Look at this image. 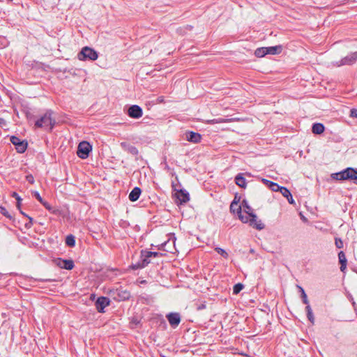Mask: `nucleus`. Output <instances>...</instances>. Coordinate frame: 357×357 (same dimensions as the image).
I'll list each match as a JSON object with an SVG mask.
<instances>
[{"label":"nucleus","mask_w":357,"mask_h":357,"mask_svg":"<svg viewBox=\"0 0 357 357\" xmlns=\"http://www.w3.org/2000/svg\"><path fill=\"white\" fill-rule=\"evenodd\" d=\"M242 215H239V220L243 223H248L250 226L257 230L264 228V225L254 213L253 209L248 205L247 201L243 200L241 204Z\"/></svg>","instance_id":"f257e3e1"},{"label":"nucleus","mask_w":357,"mask_h":357,"mask_svg":"<svg viewBox=\"0 0 357 357\" xmlns=\"http://www.w3.org/2000/svg\"><path fill=\"white\" fill-rule=\"evenodd\" d=\"M333 178L337 180H347L351 179L357 182V170L353 168H347L344 171L333 174Z\"/></svg>","instance_id":"f03ea898"},{"label":"nucleus","mask_w":357,"mask_h":357,"mask_svg":"<svg viewBox=\"0 0 357 357\" xmlns=\"http://www.w3.org/2000/svg\"><path fill=\"white\" fill-rule=\"evenodd\" d=\"M167 240L160 241L158 245V250H163L168 252H173L175 250V237L173 234L167 235Z\"/></svg>","instance_id":"7ed1b4c3"},{"label":"nucleus","mask_w":357,"mask_h":357,"mask_svg":"<svg viewBox=\"0 0 357 357\" xmlns=\"http://www.w3.org/2000/svg\"><path fill=\"white\" fill-rule=\"evenodd\" d=\"M98 57V53L93 49L89 47H83L78 54V59L80 61H84L86 59L95 61Z\"/></svg>","instance_id":"20e7f679"},{"label":"nucleus","mask_w":357,"mask_h":357,"mask_svg":"<svg viewBox=\"0 0 357 357\" xmlns=\"http://www.w3.org/2000/svg\"><path fill=\"white\" fill-rule=\"evenodd\" d=\"M54 124V121L52 119L50 113H46L40 119H38L35 126L36 128H45L52 130Z\"/></svg>","instance_id":"39448f33"},{"label":"nucleus","mask_w":357,"mask_h":357,"mask_svg":"<svg viewBox=\"0 0 357 357\" xmlns=\"http://www.w3.org/2000/svg\"><path fill=\"white\" fill-rule=\"evenodd\" d=\"M151 256H154V257L156 256V252L142 251V255H141L142 262L141 263L137 262V263L132 264L130 266V268H132L133 270H136L138 268H144L145 266H146L150 262V261L149 260V258L151 257Z\"/></svg>","instance_id":"423d86ee"},{"label":"nucleus","mask_w":357,"mask_h":357,"mask_svg":"<svg viewBox=\"0 0 357 357\" xmlns=\"http://www.w3.org/2000/svg\"><path fill=\"white\" fill-rule=\"evenodd\" d=\"M109 295L117 301L127 300L130 296V292L123 289H112L109 291Z\"/></svg>","instance_id":"0eeeda50"},{"label":"nucleus","mask_w":357,"mask_h":357,"mask_svg":"<svg viewBox=\"0 0 357 357\" xmlns=\"http://www.w3.org/2000/svg\"><path fill=\"white\" fill-rule=\"evenodd\" d=\"M92 147L91 144L86 141H83L78 145L77 154L80 158L85 159L89 156Z\"/></svg>","instance_id":"6e6552de"},{"label":"nucleus","mask_w":357,"mask_h":357,"mask_svg":"<svg viewBox=\"0 0 357 357\" xmlns=\"http://www.w3.org/2000/svg\"><path fill=\"white\" fill-rule=\"evenodd\" d=\"M10 142L13 145L15 146V149L18 153H24L27 148V142L24 140H21L20 138L15 136L10 137Z\"/></svg>","instance_id":"1a4fd4ad"},{"label":"nucleus","mask_w":357,"mask_h":357,"mask_svg":"<svg viewBox=\"0 0 357 357\" xmlns=\"http://www.w3.org/2000/svg\"><path fill=\"white\" fill-rule=\"evenodd\" d=\"M357 61V52H353L349 55L343 58L339 62H337L334 66H341L344 65H351Z\"/></svg>","instance_id":"9d476101"},{"label":"nucleus","mask_w":357,"mask_h":357,"mask_svg":"<svg viewBox=\"0 0 357 357\" xmlns=\"http://www.w3.org/2000/svg\"><path fill=\"white\" fill-rule=\"evenodd\" d=\"M142 108L136 105L130 106L128 109V114L133 119H139L142 116Z\"/></svg>","instance_id":"9b49d317"},{"label":"nucleus","mask_w":357,"mask_h":357,"mask_svg":"<svg viewBox=\"0 0 357 357\" xmlns=\"http://www.w3.org/2000/svg\"><path fill=\"white\" fill-rule=\"evenodd\" d=\"M167 319L174 328H176L181 322V317L178 313L171 312L167 315Z\"/></svg>","instance_id":"f8f14e48"},{"label":"nucleus","mask_w":357,"mask_h":357,"mask_svg":"<svg viewBox=\"0 0 357 357\" xmlns=\"http://www.w3.org/2000/svg\"><path fill=\"white\" fill-rule=\"evenodd\" d=\"M184 137L185 139L192 143H199L202 139L200 134L192 131L186 132Z\"/></svg>","instance_id":"ddd939ff"},{"label":"nucleus","mask_w":357,"mask_h":357,"mask_svg":"<svg viewBox=\"0 0 357 357\" xmlns=\"http://www.w3.org/2000/svg\"><path fill=\"white\" fill-rule=\"evenodd\" d=\"M109 301L105 297L98 298L96 302V307L98 312H102L105 307L109 305Z\"/></svg>","instance_id":"4468645a"},{"label":"nucleus","mask_w":357,"mask_h":357,"mask_svg":"<svg viewBox=\"0 0 357 357\" xmlns=\"http://www.w3.org/2000/svg\"><path fill=\"white\" fill-rule=\"evenodd\" d=\"M57 266L61 268H65L66 270H72L74 267V263L72 260H61L59 259L57 262Z\"/></svg>","instance_id":"2eb2a0df"},{"label":"nucleus","mask_w":357,"mask_h":357,"mask_svg":"<svg viewBox=\"0 0 357 357\" xmlns=\"http://www.w3.org/2000/svg\"><path fill=\"white\" fill-rule=\"evenodd\" d=\"M230 211L234 213H236L239 218L242 215L241 205L239 204L238 201H233L230 205Z\"/></svg>","instance_id":"dca6fc26"},{"label":"nucleus","mask_w":357,"mask_h":357,"mask_svg":"<svg viewBox=\"0 0 357 357\" xmlns=\"http://www.w3.org/2000/svg\"><path fill=\"white\" fill-rule=\"evenodd\" d=\"M142 190L139 187H135L132 189V190L129 194V199L131 202H135L137 201L140 195H141Z\"/></svg>","instance_id":"f3484780"},{"label":"nucleus","mask_w":357,"mask_h":357,"mask_svg":"<svg viewBox=\"0 0 357 357\" xmlns=\"http://www.w3.org/2000/svg\"><path fill=\"white\" fill-rule=\"evenodd\" d=\"M176 198L178 201L182 204L185 203L189 200V195L188 192H185L183 190H180L176 192Z\"/></svg>","instance_id":"a211bd4d"},{"label":"nucleus","mask_w":357,"mask_h":357,"mask_svg":"<svg viewBox=\"0 0 357 357\" xmlns=\"http://www.w3.org/2000/svg\"><path fill=\"white\" fill-rule=\"evenodd\" d=\"M266 48L267 54H272V55L278 54L282 50V47L281 45L267 47Z\"/></svg>","instance_id":"6ab92c4d"},{"label":"nucleus","mask_w":357,"mask_h":357,"mask_svg":"<svg viewBox=\"0 0 357 357\" xmlns=\"http://www.w3.org/2000/svg\"><path fill=\"white\" fill-rule=\"evenodd\" d=\"M312 131L314 134L320 135L324 131V126L322 123H314L312 126Z\"/></svg>","instance_id":"aec40b11"},{"label":"nucleus","mask_w":357,"mask_h":357,"mask_svg":"<svg viewBox=\"0 0 357 357\" xmlns=\"http://www.w3.org/2000/svg\"><path fill=\"white\" fill-rule=\"evenodd\" d=\"M236 184L241 188H245L246 181L245 178L242 176L241 174H238L235 178Z\"/></svg>","instance_id":"412c9836"},{"label":"nucleus","mask_w":357,"mask_h":357,"mask_svg":"<svg viewBox=\"0 0 357 357\" xmlns=\"http://www.w3.org/2000/svg\"><path fill=\"white\" fill-rule=\"evenodd\" d=\"M255 54L257 57H263L266 55L267 52L266 47L257 48L255 52Z\"/></svg>","instance_id":"4be33fe9"},{"label":"nucleus","mask_w":357,"mask_h":357,"mask_svg":"<svg viewBox=\"0 0 357 357\" xmlns=\"http://www.w3.org/2000/svg\"><path fill=\"white\" fill-rule=\"evenodd\" d=\"M66 243L70 247H74L75 245V237L73 235H68L66 238Z\"/></svg>","instance_id":"5701e85b"},{"label":"nucleus","mask_w":357,"mask_h":357,"mask_svg":"<svg viewBox=\"0 0 357 357\" xmlns=\"http://www.w3.org/2000/svg\"><path fill=\"white\" fill-rule=\"evenodd\" d=\"M231 119H215L208 120L207 122L210 124H214V123H226L230 121Z\"/></svg>","instance_id":"b1692460"},{"label":"nucleus","mask_w":357,"mask_h":357,"mask_svg":"<svg viewBox=\"0 0 357 357\" xmlns=\"http://www.w3.org/2000/svg\"><path fill=\"white\" fill-rule=\"evenodd\" d=\"M243 289V285L241 283L235 284L233 287V293L238 294Z\"/></svg>","instance_id":"393cba45"},{"label":"nucleus","mask_w":357,"mask_h":357,"mask_svg":"<svg viewBox=\"0 0 357 357\" xmlns=\"http://www.w3.org/2000/svg\"><path fill=\"white\" fill-rule=\"evenodd\" d=\"M215 250L221 256H222L224 258L227 259L228 258V253L225 250H223L222 248H215Z\"/></svg>","instance_id":"a878e982"},{"label":"nucleus","mask_w":357,"mask_h":357,"mask_svg":"<svg viewBox=\"0 0 357 357\" xmlns=\"http://www.w3.org/2000/svg\"><path fill=\"white\" fill-rule=\"evenodd\" d=\"M301 292V297H302V299H303V302L305 303V304H308L309 303V301H308V299H307V294H305L304 289L301 287H298Z\"/></svg>","instance_id":"bb28decb"},{"label":"nucleus","mask_w":357,"mask_h":357,"mask_svg":"<svg viewBox=\"0 0 357 357\" xmlns=\"http://www.w3.org/2000/svg\"><path fill=\"white\" fill-rule=\"evenodd\" d=\"M280 192L286 198H289V196L291 195L290 191L285 187H281Z\"/></svg>","instance_id":"cd10ccee"},{"label":"nucleus","mask_w":357,"mask_h":357,"mask_svg":"<svg viewBox=\"0 0 357 357\" xmlns=\"http://www.w3.org/2000/svg\"><path fill=\"white\" fill-rule=\"evenodd\" d=\"M338 258H339V261H340V264H344V263H347V259H346L345 255H344V253L342 251L339 252Z\"/></svg>","instance_id":"c85d7f7f"},{"label":"nucleus","mask_w":357,"mask_h":357,"mask_svg":"<svg viewBox=\"0 0 357 357\" xmlns=\"http://www.w3.org/2000/svg\"><path fill=\"white\" fill-rule=\"evenodd\" d=\"M269 188L273 192H280L281 186L276 183L273 182Z\"/></svg>","instance_id":"c756f323"},{"label":"nucleus","mask_w":357,"mask_h":357,"mask_svg":"<svg viewBox=\"0 0 357 357\" xmlns=\"http://www.w3.org/2000/svg\"><path fill=\"white\" fill-rule=\"evenodd\" d=\"M0 213L8 218H12L9 213L7 211V210L3 206H0Z\"/></svg>","instance_id":"7c9ffc66"},{"label":"nucleus","mask_w":357,"mask_h":357,"mask_svg":"<svg viewBox=\"0 0 357 357\" xmlns=\"http://www.w3.org/2000/svg\"><path fill=\"white\" fill-rule=\"evenodd\" d=\"M34 197L42 204L43 203V199L41 197L40 194L37 191H34L32 192Z\"/></svg>","instance_id":"2f4dec72"},{"label":"nucleus","mask_w":357,"mask_h":357,"mask_svg":"<svg viewBox=\"0 0 357 357\" xmlns=\"http://www.w3.org/2000/svg\"><path fill=\"white\" fill-rule=\"evenodd\" d=\"M335 245L338 248H342L343 247V242L340 238H335Z\"/></svg>","instance_id":"473e14b6"},{"label":"nucleus","mask_w":357,"mask_h":357,"mask_svg":"<svg viewBox=\"0 0 357 357\" xmlns=\"http://www.w3.org/2000/svg\"><path fill=\"white\" fill-rule=\"evenodd\" d=\"M307 318H308L309 321L312 324H314V317L312 312H310V313H307Z\"/></svg>","instance_id":"72a5a7b5"},{"label":"nucleus","mask_w":357,"mask_h":357,"mask_svg":"<svg viewBox=\"0 0 357 357\" xmlns=\"http://www.w3.org/2000/svg\"><path fill=\"white\" fill-rule=\"evenodd\" d=\"M350 116L352 118H357V109L353 108L351 109Z\"/></svg>","instance_id":"f704fd0d"},{"label":"nucleus","mask_w":357,"mask_h":357,"mask_svg":"<svg viewBox=\"0 0 357 357\" xmlns=\"http://www.w3.org/2000/svg\"><path fill=\"white\" fill-rule=\"evenodd\" d=\"M13 197H14L17 201V207L20 208V202L22 199L19 197V195L16 192H13Z\"/></svg>","instance_id":"c9c22d12"},{"label":"nucleus","mask_w":357,"mask_h":357,"mask_svg":"<svg viewBox=\"0 0 357 357\" xmlns=\"http://www.w3.org/2000/svg\"><path fill=\"white\" fill-rule=\"evenodd\" d=\"M26 179L29 183L31 184L34 183V178L31 174L27 175L26 176Z\"/></svg>","instance_id":"e433bc0d"},{"label":"nucleus","mask_w":357,"mask_h":357,"mask_svg":"<svg viewBox=\"0 0 357 357\" xmlns=\"http://www.w3.org/2000/svg\"><path fill=\"white\" fill-rule=\"evenodd\" d=\"M261 181L263 182V183H264L266 185H267L268 188L271 186V185L272 184V181H269V180H267L266 178H262L261 179Z\"/></svg>","instance_id":"4c0bfd02"},{"label":"nucleus","mask_w":357,"mask_h":357,"mask_svg":"<svg viewBox=\"0 0 357 357\" xmlns=\"http://www.w3.org/2000/svg\"><path fill=\"white\" fill-rule=\"evenodd\" d=\"M42 204L48 210V211H52V206L45 201H43V203H42Z\"/></svg>","instance_id":"58836bf2"},{"label":"nucleus","mask_w":357,"mask_h":357,"mask_svg":"<svg viewBox=\"0 0 357 357\" xmlns=\"http://www.w3.org/2000/svg\"><path fill=\"white\" fill-rule=\"evenodd\" d=\"M6 126V122L5 119H0V126L1 127H4Z\"/></svg>","instance_id":"ea45409f"},{"label":"nucleus","mask_w":357,"mask_h":357,"mask_svg":"<svg viewBox=\"0 0 357 357\" xmlns=\"http://www.w3.org/2000/svg\"><path fill=\"white\" fill-rule=\"evenodd\" d=\"M287 200H288L289 204H293L294 203V199L292 197L291 194L290 195V196H289V198H287Z\"/></svg>","instance_id":"a19ab883"},{"label":"nucleus","mask_w":357,"mask_h":357,"mask_svg":"<svg viewBox=\"0 0 357 357\" xmlns=\"http://www.w3.org/2000/svg\"><path fill=\"white\" fill-rule=\"evenodd\" d=\"M306 307H305V310L307 311V313H310V312H312V309H311V307L310 306L309 303L308 304H306Z\"/></svg>","instance_id":"79ce46f5"},{"label":"nucleus","mask_w":357,"mask_h":357,"mask_svg":"<svg viewBox=\"0 0 357 357\" xmlns=\"http://www.w3.org/2000/svg\"><path fill=\"white\" fill-rule=\"evenodd\" d=\"M346 266H347V263L341 264L340 270L342 271H344V269L346 268Z\"/></svg>","instance_id":"37998d69"},{"label":"nucleus","mask_w":357,"mask_h":357,"mask_svg":"<svg viewBox=\"0 0 357 357\" xmlns=\"http://www.w3.org/2000/svg\"><path fill=\"white\" fill-rule=\"evenodd\" d=\"M21 213L22 215H24V216L27 217L29 219L31 222H32L33 219L31 217L28 216L26 214L24 213L22 211H21Z\"/></svg>","instance_id":"c03bdc74"},{"label":"nucleus","mask_w":357,"mask_h":357,"mask_svg":"<svg viewBox=\"0 0 357 357\" xmlns=\"http://www.w3.org/2000/svg\"><path fill=\"white\" fill-rule=\"evenodd\" d=\"M302 218V220H303V221H306V220H307V219H306L304 216H302V218Z\"/></svg>","instance_id":"a18cd8bd"},{"label":"nucleus","mask_w":357,"mask_h":357,"mask_svg":"<svg viewBox=\"0 0 357 357\" xmlns=\"http://www.w3.org/2000/svg\"><path fill=\"white\" fill-rule=\"evenodd\" d=\"M233 201H238V202H239V198H238V199H237V197H235V198H234V199Z\"/></svg>","instance_id":"49530a36"},{"label":"nucleus","mask_w":357,"mask_h":357,"mask_svg":"<svg viewBox=\"0 0 357 357\" xmlns=\"http://www.w3.org/2000/svg\"><path fill=\"white\" fill-rule=\"evenodd\" d=\"M145 282H146V281H145V280H142V281H140V283H141V284H143V283H145Z\"/></svg>","instance_id":"de8ad7c7"},{"label":"nucleus","mask_w":357,"mask_h":357,"mask_svg":"<svg viewBox=\"0 0 357 357\" xmlns=\"http://www.w3.org/2000/svg\"><path fill=\"white\" fill-rule=\"evenodd\" d=\"M157 101H158V102H159V101L162 102V100H159V98H158Z\"/></svg>","instance_id":"09e8293b"}]
</instances>
